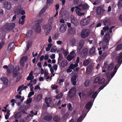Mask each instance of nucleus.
Instances as JSON below:
<instances>
[{
	"mask_svg": "<svg viewBox=\"0 0 122 122\" xmlns=\"http://www.w3.org/2000/svg\"><path fill=\"white\" fill-rule=\"evenodd\" d=\"M15 25V24L13 22L5 24L1 28L2 31L5 32L10 31L13 29Z\"/></svg>",
	"mask_w": 122,
	"mask_h": 122,
	"instance_id": "1",
	"label": "nucleus"
},
{
	"mask_svg": "<svg viewBox=\"0 0 122 122\" xmlns=\"http://www.w3.org/2000/svg\"><path fill=\"white\" fill-rule=\"evenodd\" d=\"M42 21V20H39L36 23L34 26L33 29L37 33H40L41 31V28L40 26V24L41 23Z\"/></svg>",
	"mask_w": 122,
	"mask_h": 122,
	"instance_id": "2",
	"label": "nucleus"
},
{
	"mask_svg": "<svg viewBox=\"0 0 122 122\" xmlns=\"http://www.w3.org/2000/svg\"><path fill=\"white\" fill-rule=\"evenodd\" d=\"M117 60L118 64L115 66H116V67L118 68L122 63V53H120L119 54V56L117 57Z\"/></svg>",
	"mask_w": 122,
	"mask_h": 122,
	"instance_id": "3",
	"label": "nucleus"
},
{
	"mask_svg": "<svg viewBox=\"0 0 122 122\" xmlns=\"http://www.w3.org/2000/svg\"><path fill=\"white\" fill-rule=\"evenodd\" d=\"M76 90L74 88L71 89L69 91L68 93V96L71 98L75 96L76 92Z\"/></svg>",
	"mask_w": 122,
	"mask_h": 122,
	"instance_id": "4",
	"label": "nucleus"
},
{
	"mask_svg": "<svg viewBox=\"0 0 122 122\" xmlns=\"http://www.w3.org/2000/svg\"><path fill=\"white\" fill-rule=\"evenodd\" d=\"M89 34V32L87 29L83 30L82 31L81 36V37L83 38H85L87 37Z\"/></svg>",
	"mask_w": 122,
	"mask_h": 122,
	"instance_id": "5",
	"label": "nucleus"
},
{
	"mask_svg": "<svg viewBox=\"0 0 122 122\" xmlns=\"http://www.w3.org/2000/svg\"><path fill=\"white\" fill-rule=\"evenodd\" d=\"M71 23L75 26H76L78 24V21L76 18L73 15H72L71 16Z\"/></svg>",
	"mask_w": 122,
	"mask_h": 122,
	"instance_id": "6",
	"label": "nucleus"
},
{
	"mask_svg": "<svg viewBox=\"0 0 122 122\" xmlns=\"http://www.w3.org/2000/svg\"><path fill=\"white\" fill-rule=\"evenodd\" d=\"M4 8L7 10H10L11 8V4L10 2H5L3 4Z\"/></svg>",
	"mask_w": 122,
	"mask_h": 122,
	"instance_id": "7",
	"label": "nucleus"
},
{
	"mask_svg": "<svg viewBox=\"0 0 122 122\" xmlns=\"http://www.w3.org/2000/svg\"><path fill=\"white\" fill-rule=\"evenodd\" d=\"M90 21V19L85 18L81 20L80 21V23L81 25L82 26H84L88 24Z\"/></svg>",
	"mask_w": 122,
	"mask_h": 122,
	"instance_id": "8",
	"label": "nucleus"
},
{
	"mask_svg": "<svg viewBox=\"0 0 122 122\" xmlns=\"http://www.w3.org/2000/svg\"><path fill=\"white\" fill-rule=\"evenodd\" d=\"M105 10L101 6L97 7L96 9V12L97 14L98 15H102L105 11Z\"/></svg>",
	"mask_w": 122,
	"mask_h": 122,
	"instance_id": "9",
	"label": "nucleus"
},
{
	"mask_svg": "<svg viewBox=\"0 0 122 122\" xmlns=\"http://www.w3.org/2000/svg\"><path fill=\"white\" fill-rule=\"evenodd\" d=\"M94 64L92 63L90 64L86 69L87 72L88 74H89L93 69Z\"/></svg>",
	"mask_w": 122,
	"mask_h": 122,
	"instance_id": "10",
	"label": "nucleus"
},
{
	"mask_svg": "<svg viewBox=\"0 0 122 122\" xmlns=\"http://www.w3.org/2000/svg\"><path fill=\"white\" fill-rule=\"evenodd\" d=\"M111 21L109 19H106L103 20V23L105 26H109L111 24Z\"/></svg>",
	"mask_w": 122,
	"mask_h": 122,
	"instance_id": "11",
	"label": "nucleus"
},
{
	"mask_svg": "<svg viewBox=\"0 0 122 122\" xmlns=\"http://www.w3.org/2000/svg\"><path fill=\"white\" fill-rule=\"evenodd\" d=\"M66 24H63L62 25L60 29V31L61 33L65 32L66 29Z\"/></svg>",
	"mask_w": 122,
	"mask_h": 122,
	"instance_id": "12",
	"label": "nucleus"
},
{
	"mask_svg": "<svg viewBox=\"0 0 122 122\" xmlns=\"http://www.w3.org/2000/svg\"><path fill=\"white\" fill-rule=\"evenodd\" d=\"M52 99L51 98L49 97L48 98L46 97L45 98V101L46 104V106L48 107H50L49 103H50L52 101Z\"/></svg>",
	"mask_w": 122,
	"mask_h": 122,
	"instance_id": "13",
	"label": "nucleus"
},
{
	"mask_svg": "<svg viewBox=\"0 0 122 122\" xmlns=\"http://www.w3.org/2000/svg\"><path fill=\"white\" fill-rule=\"evenodd\" d=\"M110 39L109 34V33H107L104 36V41L105 42L108 43Z\"/></svg>",
	"mask_w": 122,
	"mask_h": 122,
	"instance_id": "14",
	"label": "nucleus"
},
{
	"mask_svg": "<svg viewBox=\"0 0 122 122\" xmlns=\"http://www.w3.org/2000/svg\"><path fill=\"white\" fill-rule=\"evenodd\" d=\"M77 77L76 75L73 76L71 78V81L72 83V84L73 85H75L76 84V80Z\"/></svg>",
	"mask_w": 122,
	"mask_h": 122,
	"instance_id": "15",
	"label": "nucleus"
},
{
	"mask_svg": "<svg viewBox=\"0 0 122 122\" xmlns=\"http://www.w3.org/2000/svg\"><path fill=\"white\" fill-rule=\"evenodd\" d=\"M18 13L20 14L23 15L25 14V12L24 10H22V8L21 6L19 7V8L18 7L17 8Z\"/></svg>",
	"mask_w": 122,
	"mask_h": 122,
	"instance_id": "16",
	"label": "nucleus"
},
{
	"mask_svg": "<svg viewBox=\"0 0 122 122\" xmlns=\"http://www.w3.org/2000/svg\"><path fill=\"white\" fill-rule=\"evenodd\" d=\"M107 55V54L106 52L103 53L99 58V61H101L102 60L106 57Z\"/></svg>",
	"mask_w": 122,
	"mask_h": 122,
	"instance_id": "17",
	"label": "nucleus"
},
{
	"mask_svg": "<svg viewBox=\"0 0 122 122\" xmlns=\"http://www.w3.org/2000/svg\"><path fill=\"white\" fill-rule=\"evenodd\" d=\"M93 104L91 101L88 102L86 105L85 107L87 109H90L92 107Z\"/></svg>",
	"mask_w": 122,
	"mask_h": 122,
	"instance_id": "18",
	"label": "nucleus"
},
{
	"mask_svg": "<svg viewBox=\"0 0 122 122\" xmlns=\"http://www.w3.org/2000/svg\"><path fill=\"white\" fill-rule=\"evenodd\" d=\"M1 80L3 81L4 84L5 85H7L8 83V79L5 77H3L1 78Z\"/></svg>",
	"mask_w": 122,
	"mask_h": 122,
	"instance_id": "19",
	"label": "nucleus"
},
{
	"mask_svg": "<svg viewBox=\"0 0 122 122\" xmlns=\"http://www.w3.org/2000/svg\"><path fill=\"white\" fill-rule=\"evenodd\" d=\"M28 58L26 56H23L20 59V63L21 64H23L24 62L26 61Z\"/></svg>",
	"mask_w": 122,
	"mask_h": 122,
	"instance_id": "20",
	"label": "nucleus"
},
{
	"mask_svg": "<svg viewBox=\"0 0 122 122\" xmlns=\"http://www.w3.org/2000/svg\"><path fill=\"white\" fill-rule=\"evenodd\" d=\"M67 64V62L66 60H63L61 63L60 66L61 67H64Z\"/></svg>",
	"mask_w": 122,
	"mask_h": 122,
	"instance_id": "21",
	"label": "nucleus"
},
{
	"mask_svg": "<svg viewBox=\"0 0 122 122\" xmlns=\"http://www.w3.org/2000/svg\"><path fill=\"white\" fill-rule=\"evenodd\" d=\"M108 43L105 42L103 43L102 48L103 51L105 50L106 49H108Z\"/></svg>",
	"mask_w": 122,
	"mask_h": 122,
	"instance_id": "22",
	"label": "nucleus"
},
{
	"mask_svg": "<svg viewBox=\"0 0 122 122\" xmlns=\"http://www.w3.org/2000/svg\"><path fill=\"white\" fill-rule=\"evenodd\" d=\"M25 18V15H23L21 17V19H20L19 20V23L21 25H23L25 22V20L24 19Z\"/></svg>",
	"mask_w": 122,
	"mask_h": 122,
	"instance_id": "23",
	"label": "nucleus"
},
{
	"mask_svg": "<svg viewBox=\"0 0 122 122\" xmlns=\"http://www.w3.org/2000/svg\"><path fill=\"white\" fill-rule=\"evenodd\" d=\"M83 46H82L80 45H79L77 49V53L78 54H81L82 53V48H83Z\"/></svg>",
	"mask_w": 122,
	"mask_h": 122,
	"instance_id": "24",
	"label": "nucleus"
},
{
	"mask_svg": "<svg viewBox=\"0 0 122 122\" xmlns=\"http://www.w3.org/2000/svg\"><path fill=\"white\" fill-rule=\"evenodd\" d=\"M95 51V49L94 47H92L90 50L89 54L90 55H92L94 54Z\"/></svg>",
	"mask_w": 122,
	"mask_h": 122,
	"instance_id": "25",
	"label": "nucleus"
},
{
	"mask_svg": "<svg viewBox=\"0 0 122 122\" xmlns=\"http://www.w3.org/2000/svg\"><path fill=\"white\" fill-rule=\"evenodd\" d=\"M52 116L50 115H47L45 116V119L46 121H49L51 120L52 118Z\"/></svg>",
	"mask_w": 122,
	"mask_h": 122,
	"instance_id": "26",
	"label": "nucleus"
},
{
	"mask_svg": "<svg viewBox=\"0 0 122 122\" xmlns=\"http://www.w3.org/2000/svg\"><path fill=\"white\" fill-rule=\"evenodd\" d=\"M83 53V57H85L87 55L88 52V49L86 48H85L82 51Z\"/></svg>",
	"mask_w": 122,
	"mask_h": 122,
	"instance_id": "27",
	"label": "nucleus"
},
{
	"mask_svg": "<svg viewBox=\"0 0 122 122\" xmlns=\"http://www.w3.org/2000/svg\"><path fill=\"white\" fill-rule=\"evenodd\" d=\"M42 94H40L37 97L36 99V100L37 102H39L42 99Z\"/></svg>",
	"mask_w": 122,
	"mask_h": 122,
	"instance_id": "28",
	"label": "nucleus"
},
{
	"mask_svg": "<svg viewBox=\"0 0 122 122\" xmlns=\"http://www.w3.org/2000/svg\"><path fill=\"white\" fill-rule=\"evenodd\" d=\"M68 113H66L63 115L62 117V120H64L66 119L68 116Z\"/></svg>",
	"mask_w": 122,
	"mask_h": 122,
	"instance_id": "29",
	"label": "nucleus"
},
{
	"mask_svg": "<svg viewBox=\"0 0 122 122\" xmlns=\"http://www.w3.org/2000/svg\"><path fill=\"white\" fill-rule=\"evenodd\" d=\"M98 92H94L91 97V98H93V102L95 98H96L98 94Z\"/></svg>",
	"mask_w": 122,
	"mask_h": 122,
	"instance_id": "30",
	"label": "nucleus"
},
{
	"mask_svg": "<svg viewBox=\"0 0 122 122\" xmlns=\"http://www.w3.org/2000/svg\"><path fill=\"white\" fill-rule=\"evenodd\" d=\"M75 29L74 28H71L68 29V32L71 34H73L75 32Z\"/></svg>",
	"mask_w": 122,
	"mask_h": 122,
	"instance_id": "31",
	"label": "nucleus"
},
{
	"mask_svg": "<svg viewBox=\"0 0 122 122\" xmlns=\"http://www.w3.org/2000/svg\"><path fill=\"white\" fill-rule=\"evenodd\" d=\"M21 112H17L15 115L14 117L15 118H18L20 117L21 115Z\"/></svg>",
	"mask_w": 122,
	"mask_h": 122,
	"instance_id": "32",
	"label": "nucleus"
},
{
	"mask_svg": "<svg viewBox=\"0 0 122 122\" xmlns=\"http://www.w3.org/2000/svg\"><path fill=\"white\" fill-rule=\"evenodd\" d=\"M122 49V43L119 44L118 45L115 49V50L117 51L119 50Z\"/></svg>",
	"mask_w": 122,
	"mask_h": 122,
	"instance_id": "33",
	"label": "nucleus"
},
{
	"mask_svg": "<svg viewBox=\"0 0 122 122\" xmlns=\"http://www.w3.org/2000/svg\"><path fill=\"white\" fill-rule=\"evenodd\" d=\"M74 55H69L68 56L67 59V60L70 61H71L73 58H74Z\"/></svg>",
	"mask_w": 122,
	"mask_h": 122,
	"instance_id": "34",
	"label": "nucleus"
},
{
	"mask_svg": "<svg viewBox=\"0 0 122 122\" xmlns=\"http://www.w3.org/2000/svg\"><path fill=\"white\" fill-rule=\"evenodd\" d=\"M114 64L113 63H111L108 66V70H112L113 68Z\"/></svg>",
	"mask_w": 122,
	"mask_h": 122,
	"instance_id": "35",
	"label": "nucleus"
},
{
	"mask_svg": "<svg viewBox=\"0 0 122 122\" xmlns=\"http://www.w3.org/2000/svg\"><path fill=\"white\" fill-rule=\"evenodd\" d=\"M89 63V61L87 59L86 60L83 62V64L84 66H86L88 65Z\"/></svg>",
	"mask_w": 122,
	"mask_h": 122,
	"instance_id": "36",
	"label": "nucleus"
},
{
	"mask_svg": "<svg viewBox=\"0 0 122 122\" xmlns=\"http://www.w3.org/2000/svg\"><path fill=\"white\" fill-rule=\"evenodd\" d=\"M10 67H11L12 68H13V66L11 65L9 66V68H8L7 70L8 73L10 74H11V69L10 68Z\"/></svg>",
	"mask_w": 122,
	"mask_h": 122,
	"instance_id": "37",
	"label": "nucleus"
},
{
	"mask_svg": "<svg viewBox=\"0 0 122 122\" xmlns=\"http://www.w3.org/2000/svg\"><path fill=\"white\" fill-rule=\"evenodd\" d=\"M117 5L119 8H121L122 7V0H120L118 1Z\"/></svg>",
	"mask_w": 122,
	"mask_h": 122,
	"instance_id": "38",
	"label": "nucleus"
},
{
	"mask_svg": "<svg viewBox=\"0 0 122 122\" xmlns=\"http://www.w3.org/2000/svg\"><path fill=\"white\" fill-rule=\"evenodd\" d=\"M88 7V5L86 4H84L83 5L82 7V10H86Z\"/></svg>",
	"mask_w": 122,
	"mask_h": 122,
	"instance_id": "39",
	"label": "nucleus"
},
{
	"mask_svg": "<svg viewBox=\"0 0 122 122\" xmlns=\"http://www.w3.org/2000/svg\"><path fill=\"white\" fill-rule=\"evenodd\" d=\"M54 19V18L53 17L50 18L49 20L48 24L51 25Z\"/></svg>",
	"mask_w": 122,
	"mask_h": 122,
	"instance_id": "40",
	"label": "nucleus"
},
{
	"mask_svg": "<svg viewBox=\"0 0 122 122\" xmlns=\"http://www.w3.org/2000/svg\"><path fill=\"white\" fill-rule=\"evenodd\" d=\"M14 45V44L13 43H10L8 46V49H10L12 48Z\"/></svg>",
	"mask_w": 122,
	"mask_h": 122,
	"instance_id": "41",
	"label": "nucleus"
},
{
	"mask_svg": "<svg viewBox=\"0 0 122 122\" xmlns=\"http://www.w3.org/2000/svg\"><path fill=\"white\" fill-rule=\"evenodd\" d=\"M13 75L12 76L13 77H15L18 76L19 75V72H13Z\"/></svg>",
	"mask_w": 122,
	"mask_h": 122,
	"instance_id": "42",
	"label": "nucleus"
},
{
	"mask_svg": "<svg viewBox=\"0 0 122 122\" xmlns=\"http://www.w3.org/2000/svg\"><path fill=\"white\" fill-rule=\"evenodd\" d=\"M101 78L100 77H96L94 80V82L95 83L98 82L100 80Z\"/></svg>",
	"mask_w": 122,
	"mask_h": 122,
	"instance_id": "43",
	"label": "nucleus"
},
{
	"mask_svg": "<svg viewBox=\"0 0 122 122\" xmlns=\"http://www.w3.org/2000/svg\"><path fill=\"white\" fill-rule=\"evenodd\" d=\"M62 93H61L56 96V99H58L60 98H62Z\"/></svg>",
	"mask_w": 122,
	"mask_h": 122,
	"instance_id": "44",
	"label": "nucleus"
},
{
	"mask_svg": "<svg viewBox=\"0 0 122 122\" xmlns=\"http://www.w3.org/2000/svg\"><path fill=\"white\" fill-rule=\"evenodd\" d=\"M60 119L57 116H55L53 118V120L56 122H58L60 120Z\"/></svg>",
	"mask_w": 122,
	"mask_h": 122,
	"instance_id": "45",
	"label": "nucleus"
},
{
	"mask_svg": "<svg viewBox=\"0 0 122 122\" xmlns=\"http://www.w3.org/2000/svg\"><path fill=\"white\" fill-rule=\"evenodd\" d=\"M84 41L83 40H81L79 42V45H80L82 46H84Z\"/></svg>",
	"mask_w": 122,
	"mask_h": 122,
	"instance_id": "46",
	"label": "nucleus"
},
{
	"mask_svg": "<svg viewBox=\"0 0 122 122\" xmlns=\"http://www.w3.org/2000/svg\"><path fill=\"white\" fill-rule=\"evenodd\" d=\"M59 56L58 60L61 61L63 58V55L62 54L59 53Z\"/></svg>",
	"mask_w": 122,
	"mask_h": 122,
	"instance_id": "47",
	"label": "nucleus"
},
{
	"mask_svg": "<svg viewBox=\"0 0 122 122\" xmlns=\"http://www.w3.org/2000/svg\"><path fill=\"white\" fill-rule=\"evenodd\" d=\"M35 92L34 91H32L31 92H30L29 94L28 97L30 98L32 96L34 95Z\"/></svg>",
	"mask_w": 122,
	"mask_h": 122,
	"instance_id": "48",
	"label": "nucleus"
},
{
	"mask_svg": "<svg viewBox=\"0 0 122 122\" xmlns=\"http://www.w3.org/2000/svg\"><path fill=\"white\" fill-rule=\"evenodd\" d=\"M109 29L108 26H107L103 28L102 29L105 32L106 31L108 30Z\"/></svg>",
	"mask_w": 122,
	"mask_h": 122,
	"instance_id": "49",
	"label": "nucleus"
},
{
	"mask_svg": "<svg viewBox=\"0 0 122 122\" xmlns=\"http://www.w3.org/2000/svg\"><path fill=\"white\" fill-rule=\"evenodd\" d=\"M19 69V66H16L14 69L13 72H17Z\"/></svg>",
	"mask_w": 122,
	"mask_h": 122,
	"instance_id": "50",
	"label": "nucleus"
},
{
	"mask_svg": "<svg viewBox=\"0 0 122 122\" xmlns=\"http://www.w3.org/2000/svg\"><path fill=\"white\" fill-rule=\"evenodd\" d=\"M5 44V42L2 41L0 43V50L1 49Z\"/></svg>",
	"mask_w": 122,
	"mask_h": 122,
	"instance_id": "51",
	"label": "nucleus"
},
{
	"mask_svg": "<svg viewBox=\"0 0 122 122\" xmlns=\"http://www.w3.org/2000/svg\"><path fill=\"white\" fill-rule=\"evenodd\" d=\"M67 108L69 111L71 110L72 106L71 103H69L68 104V105H67Z\"/></svg>",
	"mask_w": 122,
	"mask_h": 122,
	"instance_id": "52",
	"label": "nucleus"
},
{
	"mask_svg": "<svg viewBox=\"0 0 122 122\" xmlns=\"http://www.w3.org/2000/svg\"><path fill=\"white\" fill-rule=\"evenodd\" d=\"M52 27H51L50 26L49 27V28L48 30H47V31L46 33V35L47 36L49 34L52 29Z\"/></svg>",
	"mask_w": 122,
	"mask_h": 122,
	"instance_id": "53",
	"label": "nucleus"
},
{
	"mask_svg": "<svg viewBox=\"0 0 122 122\" xmlns=\"http://www.w3.org/2000/svg\"><path fill=\"white\" fill-rule=\"evenodd\" d=\"M32 101V99L31 98H29L26 100V103L27 104H29L31 103Z\"/></svg>",
	"mask_w": 122,
	"mask_h": 122,
	"instance_id": "54",
	"label": "nucleus"
},
{
	"mask_svg": "<svg viewBox=\"0 0 122 122\" xmlns=\"http://www.w3.org/2000/svg\"><path fill=\"white\" fill-rule=\"evenodd\" d=\"M105 81V79L103 78L99 82L98 84H101L104 83Z\"/></svg>",
	"mask_w": 122,
	"mask_h": 122,
	"instance_id": "55",
	"label": "nucleus"
},
{
	"mask_svg": "<svg viewBox=\"0 0 122 122\" xmlns=\"http://www.w3.org/2000/svg\"><path fill=\"white\" fill-rule=\"evenodd\" d=\"M70 43L72 45H74L75 42V40L74 39H72L70 41Z\"/></svg>",
	"mask_w": 122,
	"mask_h": 122,
	"instance_id": "56",
	"label": "nucleus"
},
{
	"mask_svg": "<svg viewBox=\"0 0 122 122\" xmlns=\"http://www.w3.org/2000/svg\"><path fill=\"white\" fill-rule=\"evenodd\" d=\"M75 11L76 14L80 16V15L81 12L79 10L77 9H76L75 10Z\"/></svg>",
	"mask_w": 122,
	"mask_h": 122,
	"instance_id": "57",
	"label": "nucleus"
},
{
	"mask_svg": "<svg viewBox=\"0 0 122 122\" xmlns=\"http://www.w3.org/2000/svg\"><path fill=\"white\" fill-rule=\"evenodd\" d=\"M105 86H105L104 85L102 86H101L100 87H99L98 89V92H100V91L101 90L103 89V88H104V87Z\"/></svg>",
	"mask_w": 122,
	"mask_h": 122,
	"instance_id": "58",
	"label": "nucleus"
},
{
	"mask_svg": "<svg viewBox=\"0 0 122 122\" xmlns=\"http://www.w3.org/2000/svg\"><path fill=\"white\" fill-rule=\"evenodd\" d=\"M116 73L115 71H113V72L112 73L110 74V76H111V79H112V77L114 76Z\"/></svg>",
	"mask_w": 122,
	"mask_h": 122,
	"instance_id": "59",
	"label": "nucleus"
},
{
	"mask_svg": "<svg viewBox=\"0 0 122 122\" xmlns=\"http://www.w3.org/2000/svg\"><path fill=\"white\" fill-rule=\"evenodd\" d=\"M21 77V76L20 75L18 76L16 78V82H18L19 80L20 79Z\"/></svg>",
	"mask_w": 122,
	"mask_h": 122,
	"instance_id": "60",
	"label": "nucleus"
},
{
	"mask_svg": "<svg viewBox=\"0 0 122 122\" xmlns=\"http://www.w3.org/2000/svg\"><path fill=\"white\" fill-rule=\"evenodd\" d=\"M57 65L56 64H55L53 66V68L55 71L57 70Z\"/></svg>",
	"mask_w": 122,
	"mask_h": 122,
	"instance_id": "61",
	"label": "nucleus"
},
{
	"mask_svg": "<svg viewBox=\"0 0 122 122\" xmlns=\"http://www.w3.org/2000/svg\"><path fill=\"white\" fill-rule=\"evenodd\" d=\"M69 68L71 69L74 70V67L73 66V64H70Z\"/></svg>",
	"mask_w": 122,
	"mask_h": 122,
	"instance_id": "62",
	"label": "nucleus"
},
{
	"mask_svg": "<svg viewBox=\"0 0 122 122\" xmlns=\"http://www.w3.org/2000/svg\"><path fill=\"white\" fill-rule=\"evenodd\" d=\"M83 117V116L82 115L80 116L78 119L77 120V122H79L82 119Z\"/></svg>",
	"mask_w": 122,
	"mask_h": 122,
	"instance_id": "63",
	"label": "nucleus"
},
{
	"mask_svg": "<svg viewBox=\"0 0 122 122\" xmlns=\"http://www.w3.org/2000/svg\"><path fill=\"white\" fill-rule=\"evenodd\" d=\"M63 53L65 56H67L68 54V52L65 50H64V51H63Z\"/></svg>",
	"mask_w": 122,
	"mask_h": 122,
	"instance_id": "64",
	"label": "nucleus"
}]
</instances>
